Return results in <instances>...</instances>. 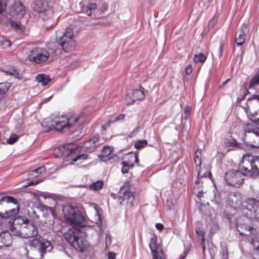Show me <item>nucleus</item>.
Returning a JSON list of instances; mask_svg holds the SVG:
<instances>
[{
	"instance_id": "1",
	"label": "nucleus",
	"mask_w": 259,
	"mask_h": 259,
	"mask_svg": "<svg viewBox=\"0 0 259 259\" xmlns=\"http://www.w3.org/2000/svg\"><path fill=\"white\" fill-rule=\"evenodd\" d=\"M240 167L243 173L235 169L229 170L225 173V180L228 185L238 187L243 183L244 175H258L259 157L246 154L243 156Z\"/></svg>"
},
{
	"instance_id": "2",
	"label": "nucleus",
	"mask_w": 259,
	"mask_h": 259,
	"mask_svg": "<svg viewBox=\"0 0 259 259\" xmlns=\"http://www.w3.org/2000/svg\"><path fill=\"white\" fill-rule=\"evenodd\" d=\"M250 120L254 123H247L243 126L242 139L247 146L254 148H259V118H254V114L247 112Z\"/></svg>"
},
{
	"instance_id": "3",
	"label": "nucleus",
	"mask_w": 259,
	"mask_h": 259,
	"mask_svg": "<svg viewBox=\"0 0 259 259\" xmlns=\"http://www.w3.org/2000/svg\"><path fill=\"white\" fill-rule=\"evenodd\" d=\"M84 120L82 113H73L67 116H62L57 118L53 125L58 131H69L72 132L78 129Z\"/></svg>"
},
{
	"instance_id": "4",
	"label": "nucleus",
	"mask_w": 259,
	"mask_h": 259,
	"mask_svg": "<svg viewBox=\"0 0 259 259\" xmlns=\"http://www.w3.org/2000/svg\"><path fill=\"white\" fill-rule=\"evenodd\" d=\"M135 187L130 181H127L120 188L118 192L117 202L121 205L132 207L135 199Z\"/></svg>"
},
{
	"instance_id": "5",
	"label": "nucleus",
	"mask_w": 259,
	"mask_h": 259,
	"mask_svg": "<svg viewBox=\"0 0 259 259\" xmlns=\"http://www.w3.org/2000/svg\"><path fill=\"white\" fill-rule=\"evenodd\" d=\"M241 212L250 220L259 221V201L253 198H248L241 203Z\"/></svg>"
},
{
	"instance_id": "6",
	"label": "nucleus",
	"mask_w": 259,
	"mask_h": 259,
	"mask_svg": "<svg viewBox=\"0 0 259 259\" xmlns=\"http://www.w3.org/2000/svg\"><path fill=\"white\" fill-rule=\"evenodd\" d=\"M10 232L14 235H20L23 238H32L37 236L38 234L37 227L34 223L29 220H26L21 227L20 231H15L16 228L9 222Z\"/></svg>"
},
{
	"instance_id": "7",
	"label": "nucleus",
	"mask_w": 259,
	"mask_h": 259,
	"mask_svg": "<svg viewBox=\"0 0 259 259\" xmlns=\"http://www.w3.org/2000/svg\"><path fill=\"white\" fill-rule=\"evenodd\" d=\"M4 202H6L7 207L9 209L5 210V212L0 211V217L5 219L15 218L20 210L17 200L12 196H6L0 198V204Z\"/></svg>"
},
{
	"instance_id": "8",
	"label": "nucleus",
	"mask_w": 259,
	"mask_h": 259,
	"mask_svg": "<svg viewBox=\"0 0 259 259\" xmlns=\"http://www.w3.org/2000/svg\"><path fill=\"white\" fill-rule=\"evenodd\" d=\"M65 218L71 224L76 226H83L84 218L80 211L71 205H66L63 208Z\"/></svg>"
},
{
	"instance_id": "9",
	"label": "nucleus",
	"mask_w": 259,
	"mask_h": 259,
	"mask_svg": "<svg viewBox=\"0 0 259 259\" xmlns=\"http://www.w3.org/2000/svg\"><path fill=\"white\" fill-rule=\"evenodd\" d=\"M80 234V231L79 229L73 228L69 229L65 234L64 237L67 242L75 250L83 252L84 249V245L82 239L79 236Z\"/></svg>"
},
{
	"instance_id": "10",
	"label": "nucleus",
	"mask_w": 259,
	"mask_h": 259,
	"mask_svg": "<svg viewBox=\"0 0 259 259\" xmlns=\"http://www.w3.org/2000/svg\"><path fill=\"white\" fill-rule=\"evenodd\" d=\"M33 9L38 13H44V21H49L54 18V11L49 6L48 0H35Z\"/></svg>"
},
{
	"instance_id": "11",
	"label": "nucleus",
	"mask_w": 259,
	"mask_h": 259,
	"mask_svg": "<svg viewBox=\"0 0 259 259\" xmlns=\"http://www.w3.org/2000/svg\"><path fill=\"white\" fill-rule=\"evenodd\" d=\"M73 29L67 27L63 35L60 38L59 43L65 52H70L74 50L75 42L73 38Z\"/></svg>"
},
{
	"instance_id": "12",
	"label": "nucleus",
	"mask_w": 259,
	"mask_h": 259,
	"mask_svg": "<svg viewBox=\"0 0 259 259\" xmlns=\"http://www.w3.org/2000/svg\"><path fill=\"white\" fill-rule=\"evenodd\" d=\"M49 53L45 49L36 48L33 49L28 56L29 60L37 64L47 60L49 57Z\"/></svg>"
},
{
	"instance_id": "13",
	"label": "nucleus",
	"mask_w": 259,
	"mask_h": 259,
	"mask_svg": "<svg viewBox=\"0 0 259 259\" xmlns=\"http://www.w3.org/2000/svg\"><path fill=\"white\" fill-rule=\"evenodd\" d=\"M29 245L30 246L37 248L41 256L47 252H50L53 249L51 243L41 237L31 240L29 242Z\"/></svg>"
},
{
	"instance_id": "14",
	"label": "nucleus",
	"mask_w": 259,
	"mask_h": 259,
	"mask_svg": "<svg viewBox=\"0 0 259 259\" xmlns=\"http://www.w3.org/2000/svg\"><path fill=\"white\" fill-rule=\"evenodd\" d=\"M145 88L141 84L138 89H134L131 94L127 95L126 102L127 105L134 104L136 101L140 102L145 98Z\"/></svg>"
},
{
	"instance_id": "15",
	"label": "nucleus",
	"mask_w": 259,
	"mask_h": 259,
	"mask_svg": "<svg viewBox=\"0 0 259 259\" xmlns=\"http://www.w3.org/2000/svg\"><path fill=\"white\" fill-rule=\"evenodd\" d=\"M247 230L250 234L246 235L247 240L253 246V255L256 259H259V237L256 229L252 227H247Z\"/></svg>"
},
{
	"instance_id": "16",
	"label": "nucleus",
	"mask_w": 259,
	"mask_h": 259,
	"mask_svg": "<svg viewBox=\"0 0 259 259\" xmlns=\"http://www.w3.org/2000/svg\"><path fill=\"white\" fill-rule=\"evenodd\" d=\"M76 146L72 144H67L63 146H60L57 148L54 149L55 152H60L58 156L68 157L70 156L71 158L72 155L75 154L76 152Z\"/></svg>"
},
{
	"instance_id": "17",
	"label": "nucleus",
	"mask_w": 259,
	"mask_h": 259,
	"mask_svg": "<svg viewBox=\"0 0 259 259\" xmlns=\"http://www.w3.org/2000/svg\"><path fill=\"white\" fill-rule=\"evenodd\" d=\"M10 13L14 16L22 17L26 13V9L23 4L19 1H15L11 7Z\"/></svg>"
},
{
	"instance_id": "18",
	"label": "nucleus",
	"mask_w": 259,
	"mask_h": 259,
	"mask_svg": "<svg viewBox=\"0 0 259 259\" xmlns=\"http://www.w3.org/2000/svg\"><path fill=\"white\" fill-rule=\"evenodd\" d=\"M249 28L247 24L244 23L241 29L239 35L235 39V41L238 46H242L245 41L247 33L249 32Z\"/></svg>"
},
{
	"instance_id": "19",
	"label": "nucleus",
	"mask_w": 259,
	"mask_h": 259,
	"mask_svg": "<svg viewBox=\"0 0 259 259\" xmlns=\"http://www.w3.org/2000/svg\"><path fill=\"white\" fill-rule=\"evenodd\" d=\"M101 156L103 157L106 158L108 160H115L117 159V156L114 153L113 149L109 146H104L102 150Z\"/></svg>"
},
{
	"instance_id": "20",
	"label": "nucleus",
	"mask_w": 259,
	"mask_h": 259,
	"mask_svg": "<svg viewBox=\"0 0 259 259\" xmlns=\"http://www.w3.org/2000/svg\"><path fill=\"white\" fill-rule=\"evenodd\" d=\"M10 87L11 83L7 81L0 82V102L6 97Z\"/></svg>"
},
{
	"instance_id": "21",
	"label": "nucleus",
	"mask_w": 259,
	"mask_h": 259,
	"mask_svg": "<svg viewBox=\"0 0 259 259\" xmlns=\"http://www.w3.org/2000/svg\"><path fill=\"white\" fill-rule=\"evenodd\" d=\"M201 156L202 151L200 149H197L195 152V156L194 157V161L196 166V169L197 170L198 177L200 175V167L201 165Z\"/></svg>"
},
{
	"instance_id": "22",
	"label": "nucleus",
	"mask_w": 259,
	"mask_h": 259,
	"mask_svg": "<svg viewBox=\"0 0 259 259\" xmlns=\"http://www.w3.org/2000/svg\"><path fill=\"white\" fill-rule=\"evenodd\" d=\"M9 24L11 28L17 33H23L25 31V27L20 21H16L13 20H10Z\"/></svg>"
},
{
	"instance_id": "23",
	"label": "nucleus",
	"mask_w": 259,
	"mask_h": 259,
	"mask_svg": "<svg viewBox=\"0 0 259 259\" xmlns=\"http://www.w3.org/2000/svg\"><path fill=\"white\" fill-rule=\"evenodd\" d=\"M35 81L41 83L44 86L47 85L51 81V78L48 75L39 74L35 76Z\"/></svg>"
},
{
	"instance_id": "24",
	"label": "nucleus",
	"mask_w": 259,
	"mask_h": 259,
	"mask_svg": "<svg viewBox=\"0 0 259 259\" xmlns=\"http://www.w3.org/2000/svg\"><path fill=\"white\" fill-rule=\"evenodd\" d=\"M122 168L121 171L122 174H127L130 169L134 166V163L132 161H130L128 159L121 162Z\"/></svg>"
},
{
	"instance_id": "25",
	"label": "nucleus",
	"mask_w": 259,
	"mask_h": 259,
	"mask_svg": "<svg viewBox=\"0 0 259 259\" xmlns=\"http://www.w3.org/2000/svg\"><path fill=\"white\" fill-rule=\"evenodd\" d=\"M157 237L156 236H153L150 239L149 247L152 255H156V253H157L158 244L157 243Z\"/></svg>"
},
{
	"instance_id": "26",
	"label": "nucleus",
	"mask_w": 259,
	"mask_h": 259,
	"mask_svg": "<svg viewBox=\"0 0 259 259\" xmlns=\"http://www.w3.org/2000/svg\"><path fill=\"white\" fill-rule=\"evenodd\" d=\"M45 170L46 167L45 166H40L32 171H30L28 174V179H30L36 178Z\"/></svg>"
},
{
	"instance_id": "27",
	"label": "nucleus",
	"mask_w": 259,
	"mask_h": 259,
	"mask_svg": "<svg viewBox=\"0 0 259 259\" xmlns=\"http://www.w3.org/2000/svg\"><path fill=\"white\" fill-rule=\"evenodd\" d=\"M104 183L103 181H97L95 182H93L89 186L90 190L95 191H98L101 190L103 188Z\"/></svg>"
},
{
	"instance_id": "28",
	"label": "nucleus",
	"mask_w": 259,
	"mask_h": 259,
	"mask_svg": "<svg viewBox=\"0 0 259 259\" xmlns=\"http://www.w3.org/2000/svg\"><path fill=\"white\" fill-rule=\"evenodd\" d=\"M83 147L88 152H91L94 151L96 148V145L94 144H92L90 140L84 142Z\"/></svg>"
},
{
	"instance_id": "29",
	"label": "nucleus",
	"mask_w": 259,
	"mask_h": 259,
	"mask_svg": "<svg viewBox=\"0 0 259 259\" xmlns=\"http://www.w3.org/2000/svg\"><path fill=\"white\" fill-rule=\"evenodd\" d=\"M6 73L7 75H10L15 76L16 78L21 79L22 78V75L19 73L18 70L15 68H11L6 71Z\"/></svg>"
},
{
	"instance_id": "30",
	"label": "nucleus",
	"mask_w": 259,
	"mask_h": 259,
	"mask_svg": "<svg viewBox=\"0 0 259 259\" xmlns=\"http://www.w3.org/2000/svg\"><path fill=\"white\" fill-rule=\"evenodd\" d=\"M206 59V56L203 53H199L194 56L193 61L195 63H204Z\"/></svg>"
},
{
	"instance_id": "31",
	"label": "nucleus",
	"mask_w": 259,
	"mask_h": 259,
	"mask_svg": "<svg viewBox=\"0 0 259 259\" xmlns=\"http://www.w3.org/2000/svg\"><path fill=\"white\" fill-rule=\"evenodd\" d=\"M258 84H259V73H256L251 78L249 82L248 88L250 89L253 86L257 85Z\"/></svg>"
},
{
	"instance_id": "32",
	"label": "nucleus",
	"mask_w": 259,
	"mask_h": 259,
	"mask_svg": "<svg viewBox=\"0 0 259 259\" xmlns=\"http://www.w3.org/2000/svg\"><path fill=\"white\" fill-rule=\"evenodd\" d=\"M148 142L146 140H138L135 144V147L137 149H141L147 146Z\"/></svg>"
},
{
	"instance_id": "33",
	"label": "nucleus",
	"mask_w": 259,
	"mask_h": 259,
	"mask_svg": "<svg viewBox=\"0 0 259 259\" xmlns=\"http://www.w3.org/2000/svg\"><path fill=\"white\" fill-rule=\"evenodd\" d=\"M7 0H0V20L4 16L3 12L5 11L7 7Z\"/></svg>"
},
{
	"instance_id": "34",
	"label": "nucleus",
	"mask_w": 259,
	"mask_h": 259,
	"mask_svg": "<svg viewBox=\"0 0 259 259\" xmlns=\"http://www.w3.org/2000/svg\"><path fill=\"white\" fill-rule=\"evenodd\" d=\"M255 102L259 103V95H253L247 100L248 105L254 104Z\"/></svg>"
},
{
	"instance_id": "35",
	"label": "nucleus",
	"mask_w": 259,
	"mask_h": 259,
	"mask_svg": "<svg viewBox=\"0 0 259 259\" xmlns=\"http://www.w3.org/2000/svg\"><path fill=\"white\" fill-rule=\"evenodd\" d=\"M127 158L130 160L132 161L133 162H135L138 163L139 162L138 154L135 153L134 154L130 153L127 155Z\"/></svg>"
},
{
	"instance_id": "36",
	"label": "nucleus",
	"mask_w": 259,
	"mask_h": 259,
	"mask_svg": "<svg viewBox=\"0 0 259 259\" xmlns=\"http://www.w3.org/2000/svg\"><path fill=\"white\" fill-rule=\"evenodd\" d=\"M195 232L197 234L198 238L200 240L202 238H205V232L202 230L200 228H197L195 229Z\"/></svg>"
},
{
	"instance_id": "37",
	"label": "nucleus",
	"mask_w": 259,
	"mask_h": 259,
	"mask_svg": "<svg viewBox=\"0 0 259 259\" xmlns=\"http://www.w3.org/2000/svg\"><path fill=\"white\" fill-rule=\"evenodd\" d=\"M19 137L16 134H12L10 138L7 141V143L12 145L18 140Z\"/></svg>"
},
{
	"instance_id": "38",
	"label": "nucleus",
	"mask_w": 259,
	"mask_h": 259,
	"mask_svg": "<svg viewBox=\"0 0 259 259\" xmlns=\"http://www.w3.org/2000/svg\"><path fill=\"white\" fill-rule=\"evenodd\" d=\"M43 181V179H38L35 181H30V182H28L26 183V184L24 186V188H26L28 186H32V185H37L40 183H41V182Z\"/></svg>"
},
{
	"instance_id": "39",
	"label": "nucleus",
	"mask_w": 259,
	"mask_h": 259,
	"mask_svg": "<svg viewBox=\"0 0 259 259\" xmlns=\"http://www.w3.org/2000/svg\"><path fill=\"white\" fill-rule=\"evenodd\" d=\"M88 157L87 154H79L75 156V157L72 158V160L73 161H77L79 159H85Z\"/></svg>"
},
{
	"instance_id": "40",
	"label": "nucleus",
	"mask_w": 259,
	"mask_h": 259,
	"mask_svg": "<svg viewBox=\"0 0 259 259\" xmlns=\"http://www.w3.org/2000/svg\"><path fill=\"white\" fill-rule=\"evenodd\" d=\"M99 139L100 136L99 135H96L91 139H90V141L92 142V144H94L96 146H97V144H98Z\"/></svg>"
},
{
	"instance_id": "41",
	"label": "nucleus",
	"mask_w": 259,
	"mask_h": 259,
	"mask_svg": "<svg viewBox=\"0 0 259 259\" xmlns=\"http://www.w3.org/2000/svg\"><path fill=\"white\" fill-rule=\"evenodd\" d=\"M81 11L82 13L86 14L88 16H91L92 14V12L90 11V10L89 9V7H88L87 5L83 6L81 8Z\"/></svg>"
},
{
	"instance_id": "42",
	"label": "nucleus",
	"mask_w": 259,
	"mask_h": 259,
	"mask_svg": "<svg viewBox=\"0 0 259 259\" xmlns=\"http://www.w3.org/2000/svg\"><path fill=\"white\" fill-rule=\"evenodd\" d=\"M0 45L1 46H5L8 47L11 46L12 44L10 40L7 39H4L3 40L0 41Z\"/></svg>"
},
{
	"instance_id": "43",
	"label": "nucleus",
	"mask_w": 259,
	"mask_h": 259,
	"mask_svg": "<svg viewBox=\"0 0 259 259\" xmlns=\"http://www.w3.org/2000/svg\"><path fill=\"white\" fill-rule=\"evenodd\" d=\"M193 71V67L191 64L188 65L185 69L186 75H190Z\"/></svg>"
},
{
	"instance_id": "44",
	"label": "nucleus",
	"mask_w": 259,
	"mask_h": 259,
	"mask_svg": "<svg viewBox=\"0 0 259 259\" xmlns=\"http://www.w3.org/2000/svg\"><path fill=\"white\" fill-rule=\"evenodd\" d=\"M114 123V122L113 121V120H109L106 123H105V124H103L102 125V128L104 130V131H106L107 130V128L108 127H109L110 125V124L111 123Z\"/></svg>"
},
{
	"instance_id": "45",
	"label": "nucleus",
	"mask_w": 259,
	"mask_h": 259,
	"mask_svg": "<svg viewBox=\"0 0 259 259\" xmlns=\"http://www.w3.org/2000/svg\"><path fill=\"white\" fill-rule=\"evenodd\" d=\"M125 117V114H119L117 117H116L113 120L114 122L119 121L120 120H122Z\"/></svg>"
},
{
	"instance_id": "46",
	"label": "nucleus",
	"mask_w": 259,
	"mask_h": 259,
	"mask_svg": "<svg viewBox=\"0 0 259 259\" xmlns=\"http://www.w3.org/2000/svg\"><path fill=\"white\" fill-rule=\"evenodd\" d=\"M228 145L231 147H239V143L236 141V140H233L232 141H230L228 143Z\"/></svg>"
},
{
	"instance_id": "47",
	"label": "nucleus",
	"mask_w": 259,
	"mask_h": 259,
	"mask_svg": "<svg viewBox=\"0 0 259 259\" xmlns=\"http://www.w3.org/2000/svg\"><path fill=\"white\" fill-rule=\"evenodd\" d=\"M191 108L190 106H187L184 109V113L186 116H189L191 112Z\"/></svg>"
},
{
	"instance_id": "48",
	"label": "nucleus",
	"mask_w": 259,
	"mask_h": 259,
	"mask_svg": "<svg viewBox=\"0 0 259 259\" xmlns=\"http://www.w3.org/2000/svg\"><path fill=\"white\" fill-rule=\"evenodd\" d=\"M224 43H221L219 49V56L221 57L223 55V50L224 49Z\"/></svg>"
},
{
	"instance_id": "49",
	"label": "nucleus",
	"mask_w": 259,
	"mask_h": 259,
	"mask_svg": "<svg viewBox=\"0 0 259 259\" xmlns=\"http://www.w3.org/2000/svg\"><path fill=\"white\" fill-rule=\"evenodd\" d=\"M87 6L91 12L92 10H95L97 7L96 4L94 3H89Z\"/></svg>"
},
{
	"instance_id": "50",
	"label": "nucleus",
	"mask_w": 259,
	"mask_h": 259,
	"mask_svg": "<svg viewBox=\"0 0 259 259\" xmlns=\"http://www.w3.org/2000/svg\"><path fill=\"white\" fill-rule=\"evenodd\" d=\"M211 176H212L211 174L210 171H206L202 176H201L200 177V178H209L211 179Z\"/></svg>"
},
{
	"instance_id": "51",
	"label": "nucleus",
	"mask_w": 259,
	"mask_h": 259,
	"mask_svg": "<svg viewBox=\"0 0 259 259\" xmlns=\"http://www.w3.org/2000/svg\"><path fill=\"white\" fill-rule=\"evenodd\" d=\"M115 253L114 252H110L108 253V259H115Z\"/></svg>"
},
{
	"instance_id": "52",
	"label": "nucleus",
	"mask_w": 259,
	"mask_h": 259,
	"mask_svg": "<svg viewBox=\"0 0 259 259\" xmlns=\"http://www.w3.org/2000/svg\"><path fill=\"white\" fill-rule=\"evenodd\" d=\"M164 226L161 223H157L156 224V228L159 230H163Z\"/></svg>"
},
{
	"instance_id": "53",
	"label": "nucleus",
	"mask_w": 259,
	"mask_h": 259,
	"mask_svg": "<svg viewBox=\"0 0 259 259\" xmlns=\"http://www.w3.org/2000/svg\"><path fill=\"white\" fill-rule=\"evenodd\" d=\"M201 242H200V245H201V246L202 247V249H203V252L205 250V238H202V240H200Z\"/></svg>"
},
{
	"instance_id": "54",
	"label": "nucleus",
	"mask_w": 259,
	"mask_h": 259,
	"mask_svg": "<svg viewBox=\"0 0 259 259\" xmlns=\"http://www.w3.org/2000/svg\"><path fill=\"white\" fill-rule=\"evenodd\" d=\"M187 255V253L186 251H184L183 253H182L180 257H179V259H185L186 256Z\"/></svg>"
},
{
	"instance_id": "55",
	"label": "nucleus",
	"mask_w": 259,
	"mask_h": 259,
	"mask_svg": "<svg viewBox=\"0 0 259 259\" xmlns=\"http://www.w3.org/2000/svg\"><path fill=\"white\" fill-rule=\"evenodd\" d=\"M153 257V259H163L161 258L160 256H158V253H156V255H152Z\"/></svg>"
},
{
	"instance_id": "56",
	"label": "nucleus",
	"mask_w": 259,
	"mask_h": 259,
	"mask_svg": "<svg viewBox=\"0 0 259 259\" xmlns=\"http://www.w3.org/2000/svg\"><path fill=\"white\" fill-rule=\"evenodd\" d=\"M230 80V79H227L226 80L225 82H224L221 86H220V88H221L222 86H224L227 82L229 81Z\"/></svg>"
},
{
	"instance_id": "57",
	"label": "nucleus",
	"mask_w": 259,
	"mask_h": 259,
	"mask_svg": "<svg viewBox=\"0 0 259 259\" xmlns=\"http://www.w3.org/2000/svg\"><path fill=\"white\" fill-rule=\"evenodd\" d=\"M211 21L212 22L213 25H215L217 22V20L214 19H212V20H211Z\"/></svg>"
},
{
	"instance_id": "58",
	"label": "nucleus",
	"mask_w": 259,
	"mask_h": 259,
	"mask_svg": "<svg viewBox=\"0 0 259 259\" xmlns=\"http://www.w3.org/2000/svg\"><path fill=\"white\" fill-rule=\"evenodd\" d=\"M203 195V193L201 191H199L198 193V197H201Z\"/></svg>"
},
{
	"instance_id": "59",
	"label": "nucleus",
	"mask_w": 259,
	"mask_h": 259,
	"mask_svg": "<svg viewBox=\"0 0 259 259\" xmlns=\"http://www.w3.org/2000/svg\"><path fill=\"white\" fill-rule=\"evenodd\" d=\"M239 234H240V235L241 236H244V235H245L244 233H242L241 232H239Z\"/></svg>"
},
{
	"instance_id": "60",
	"label": "nucleus",
	"mask_w": 259,
	"mask_h": 259,
	"mask_svg": "<svg viewBox=\"0 0 259 259\" xmlns=\"http://www.w3.org/2000/svg\"><path fill=\"white\" fill-rule=\"evenodd\" d=\"M45 207H46V208H48L50 210H52V208L50 207H48V206H45Z\"/></svg>"
}]
</instances>
